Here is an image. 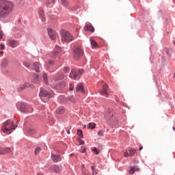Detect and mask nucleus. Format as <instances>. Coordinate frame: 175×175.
Instances as JSON below:
<instances>
[{
  "label": "nucleus",
  "instance_id": "26",
  "mask_svg": "<svg viewBox=\"0 0 175 175\" xmlns=\"http://www.w3.org/2000/svg\"><path fill=\"white\" fill-rule=\"evenodd\" d=\"M95 126H96V124L95 123L90 122L88 124V128H90V129H95Z\"/></svg>",
  "mask_w": 175,
  "mask_h": 175
},
{
  "label": "nucleus",
  "instance_id": "14",
  "mask_svg": "<svg viewBox=\"0 0 175 175\" xmlns=\"http://www.w3.org/2000/svg\"><path fill=\"white\" fill-rule=\"evenodd\" d=\"M139 170H140V169H139V167L137 166L131 167L129 170V174H134L135 172H139Z\"/></svg>",
  "mask_w": 175,
  "mask_h": 175
},
{
  "label": "nucleus",
  "instance_id": "11",
  "mask_svg": "<svg viewBox=\"0 0 175 175\" xmlns=\"http://www.w3.org/2000/svg\"><path fill=\"white\" fill-rule=\"evenodd\" d=\"M32 69L36 72H40L42 70V65L39 62H34L32 66Z\"/></svg>",
  "mask_w": 175,
  "mask_h": 175
},
{
  "label": "nucleus",
  "instance_id": "33",
  "mask_svg": "<svg viewBox=\"0 0 175 175\" xmlns=\"http://www.w3.org/2000/svg\"><path fill=\"white\" fill-rule=\"evenodd\" d=\"M107 113H108L107 116L109 118H111V117H113V112H111L110 110H108Z\"/></svg>",
  "mask_w": 175,
  "mask_h": 175
},
{
  "label": "nucleus",
  "instance_id": "7",
  "mask_svg": "<svg viewBox=\"0 0 175 175\" xmlns=\"http://www.w3.org/2000/svg\"><path fill=\"white\" fill-rule=\"evenodd\" d=\"M101 84H102V90L99 91V93L103 96H105V98H107V96H109V93H107V90L109 88V86L105 82H101Z\"/></svg>",
  "mask_w": 175,
  "mask_h": 175
},
{
  "label": "nucleus",
  "instance_id": "23",
  "mask_svg": "<svg viewBox=\"0 0 175 175\" xmlns=\"http://www.w3.org/2000/svg\"><path fill=\"white\" fill-rule=\"evenodd\" d=\"M32 111H33V108H32V107L27 105L26 107V109H25V113H32Z\"/></svg>",
  "mask_w": 175,
  "mask_h": 175
},
{
  "label": "nucleus",
  "instance_id": "48",
  "mask_svg": "<svg viewBox=\"0 0 175 175\" xmlns=\"http://www.w3.org/2000/svg\"><path fill=\"white\" fill-rule=\"evenodd\" d=\"M3 36V32L0 31V40L2 39V37Z\"/></svg>",
  "mask_w": 175,
  "mask_h": 175
},
{
  "label": "nucleus",
  "instance_id": "46",
  "mask_svg": "<svg viewBox=\"0 0 175 175\" xmlns=\"http://www.w3.org/2000/svg\"><path fill=\"white\" fill-rule=\"evenodd\" d=\"M81 170H82V172H84V170H85V165H81Z\"/></svg>",
  "mask_w": 175,
  "mask_h": 175
},
{
  "label": "nucleus",
  "instance_id": "53",
  "mask_svg": "<svg viewBox=\"0 0 175 175\" xmlns=\"http://www.w3.org/2000/svg\"><path fill=\"white\" fill-rule=\"evenodd\" d=\"M0 54H3V51H0Z\"/></svg>",
  "mask_w": 175,
  "mask_h": 175
},
{
  "label": "nucleus",
  "instance_id": "6",
  "mask_svg": "<svg viewBox=\"0 0 175 175\" xmlns=\"http://www.w3.org/2000/svg\"><path fill=\"white\" fill-rule=\"evenodd\" d=\"M83 50H81V47L80 46H75L74 49V52H73V55H74V59L77 60L79 59L81 57L83 56Z\"/></svg>",
  "mask_w": 175,
  "mask_h": 175
},
{
  "label": "nucleus",
  "instance_id": "50",
  "mask_svg": "<svg viewBox=\"0 0 175 175\" xmlns=\"http://www.w3.org/2000/svg\"><path fill=\"white\" fill-rule=\"evenodd\" d=\"M142 150H143V146H141V147L139 148V151H142Z\"/></svg>",
  "mask_w": 175,
  "mask_h": 175
},
{
  "label": "nucleus",
  "instance_id": "2",
  "mask_svg": "<svg viewBox=\"0 0 175 175\" xmlns=\"http://www.w3.org/2000/svg\"><path fill=\"white\" fill-rule=\"evenodd\" d=\"M14 122L12 120H8L4 122L1 131L3 133H7V135H10L12 131H14L17 128L16 125H14Z\"/></svg>",
  "mask_w": 175,
  "mask_h": 175
},
{
  "label": "nucleus",
  "instance_id": "36",
  "mask_svg": "<svg viewBox=\"0 0 175 175\" xmlns=\"http://www.w3.org/2000/svg\"><path fill=\"white\" fill-rule=\"evenodd\" d=\"M92 151H93V152H94V154H99V152H100L99 151V150H97V149H96V148H93V149H92Z\"/></svg>",
  "mask_w": 175,
  "mask_h": 175
},
{
  "label": "nucleus",
  "instance_id": "15",
  "mask_svg": "<svg viewBox=\"0 0 175 175\" xmlns=\"http://www.w3.org/2000/svg\"><path fill=\"white\" fill-rule=\"evenodd\" d=\"M55 84H57V88H65V81H57Z\"/></svg>",
  "mask_w": 175,
  "mask_h": 175
},
{
  "label": "nucleus",
  "instance_id": "22",
  "mask_svg": "<svg viewBox=\"0 0 175 175\" xmlns=\"http://www.w3.org/2000/svg\"><path fill=\"white\" fill-rule=\"evenodd\" d=\"M53 65H54V62L49 60V62L45 64V66L46 69H50L51 66H53Z\"/></svg>",
  "mask_w": 175,
  "mask_h": 175
},
{
  "label": "nucleus",
  "instance_id": "31",
  "mask_svg": "<svg viewBox=\"0 0 175 175\" xmlns=\"http://www.w3.org/2000/svg\"><path fill=\"white\" fill-rule=\"evenodd\" d=\"M129 151L130 154H136V152H137V150H136V149H135V148L129 149Z\"/></svg>",
  "mask_w": 175,
  "mask_h": 175
},
{
  "label": "nucleus",
  "instance_id": "41",
  "mask_svg": "<svg viewBox=\"0 0 175 175\" xmlns=\"http://www.w3.org/2000/svg\"><path fill=\"white\" fill-rule=\"evenodd\" d=\"M86 150H87V149L85 148H82L80 150V152L84 153V152H85Z\"/></svg>",
  "mask_w": 175,
  "mask_h": 175
},
{
  "label": "nucleus",
  "instance_id": "24",
  "mask_svg": "<svg viewBox=\"0 0 175 175\" xmlns=\"http://www.w3.org/2000/svg\"><path fill=\"white\" fill-rule=\"evenodd\" d=\"M77 135L79 136L80 139H83L84 135H83V131L81 129L77 130Z\"/></svg>",
  "mask_w": 175,
  "mask_h": 175
},
{
  "label": "nucleus",
  "instance_id": "42",
  "mask_svg": "<svg viewBox=\"0 0 175 175\" xmlns=\"http://www.w3.org/2000/svg\"><path fill=\"white\" fill-rule=\"evenodd\" d=\"M0 50H5V44H1L0 45Z\"/></svg>",
  "mask_w": 175,
  "mask_h": 175
},
{
  "label": "nucleus",
  "instance_id": "40",
  "mask_svg": "<svg viewBox=\"0 0 175 175\" xmlns=\"http://www.w3.org/2000/svg\"><path fill=\"white\" fill-rule=\"evenodd\" d=\"M64 70L66 73H68L69 72V68L68 67H64Z\"/></svg>",
  "mask_w": 175,
  "mask_h": 175
},
{
  "label": "nucleus",
  "instance_id": "49",
  "mask_svg": "<svg viewBox=\"0 0 175 175\" xmlns=\"http://www.w3.org/2000/svg\"><path fill=\"white\" fill-rule=\"evenodd\" d=\"M36 175H43V173H42V172H38V173H37Z\"/></svg>",
  "mask_w": 175,
  "mask_h": 175
},
{
  "label": "nucleus",
  "instance_id": "47",
  "mask_svg": "<svg viewBox=\"0 0 175 175\" xmlns=\"http://www.w3.org/2000/svg\"><path fill=\"white\" fill-rule=\"evenodd\" d=\"M73 88H74V86L72 85H70V88H69L70 91H73Z\"/></svg>",
  "mask_w": 175,
  "mask_h": 175
},
{
  "label": "nucleus",
  "instance_id": "45",
  "mask_svg": "<svg viewBox=\"0 0 175 175\" xmlns=\"http://www.w3.org/2000/svg\"><path fill=\"white\" fill-rule=\"evenodd\" d=\"M21 91H23V90H25V88H27L26 87H25V85H24V84L23 85H21Z\"/></svg>",
  "mask_w": 175,
  "mask_h": 175
},
{
  "label": "nucleus",
  "instance_id": "43",
  "mask_svg": "<svg viewBox=\"0 0 175 175\" xmlns=\"http://www.w3.org/2000/svg\"><path fill=\"white\" fill-rule=\"evenodd\" d=\"M79 144H81V145L84 144V141L81 139H79Z\"/></svg>",
  "mask_w": 175,
  "mask_h": 175
},
{
  "label": "nucleus",
  "instance_id": "58",
  "mask_svg": "<svg viewBox=\"0 0 175 175\" xmlns=\"http://www.w3.org/2000/svg\"><path fill=\"white\" fill-rule=\"evenodd\" d=\"M174 44H175V41L174 42Z\"/></svg>",
  "mask_w": 175,
  "mask_h": 175
},
{
  "label": "nucleus",
  "instance_id": "9",
  "mask_svg": "<svg viewBox=\"0 0 175 175\" xmlns=\"http://www.w3.org/2000/svg\"><path fill=\"white\" fill-rule=\"evenodd\" d=\"M48 35L50 38V39H51V40H55L56 38H57V33L53 30L52 29H48Z\"/></svg>",
  "mask_w": 175,
  "mask_h": 175
},
{
  "label": "nucleus",
  "instance_id": "10",
  "mask_svg": "<svg viewBox=\"0 0 175 175\" xmlns=\"http://www.w3.org/2000/svg\"><path fill=\"white\" fill-rule=\"evenodd\" d=\"M8 46L12 47V49H14L15 47H17V46H18V44H20L18 43V41H17V40H8Z\"/></svg>",
  "mask_w": 175,
  "mask_h": 175
},
{
  "label": "nucleus",
  "instance_id": "39",
  "mask_svg": "<svg viewBox=\"0 0 175 175\" xmlns=\"http://www.w3.org/2000/svg\"><path fill=\"white\" fill-rule=\"evenodd\" d=\"M23 65L25 66V68H29V63L28 62H24Z\"/></svg>",
  "mask_w": 175,
  "mask_h": 175
},
{
  "label": "nucleus",
  "instance_id": "1",
  "mask_svg": "<svg viewBox=\"0 0 175 175\" xmlns=\"http://www.w3.org/2000/svg\"><path fill=\"white\" fill-rule=\"evenodd\" d=\"M14 10V4L8 0H0V18H7Z\"/></svg>",
  "mask_w": 175,
  "mask_h": 175
},
{
  "label": "nucleus",
  "instance_id": "28",
  "mask_svg": "<svg viewBox=\"0 0 175 175\" xmlns=\"http://www.w3.org/2000/svg\"><path fill=\"white\" fill-rule=\"evenodd\" d=\"M60 2L63 5V6H68V5H69V2H68V0H60Z\"/></svg>",
  "mask_w": 175,
  "mask_h": 175
},
{
  "label": "nucleus",
  "instance_id": "35",
  "mask_svg": "<svg viewBox=\"0 0 175 175\" xmlns=\"http://www.w3.org/2000/svg\"><path fill=\"white\" fill-rule=\"evenodd\" d=\"M4 152H8V154L12 152V149L11 148H6L5 150H4Z\"/></svg>",
  "mask_w": 175,
  "mask_h": 175
},
{
  "label": "nucleus",
  "instance_id": "27",
  "mask_svg": "<svg viewBox=\"0 0 175 175\" xmlns=\"http://www.w3.org/2000/svg\"><path fill=\"white\" fill-rule=\"evenodd\" d=\"M68 100H70V102H72V103H75L76 102V98H75V96H68Z\"/></svg>",
  "mask_w": 175,
  "mask_h": 175
},
{
  "label": "nucleus",
  "instance_id": "13",
  "mask_svg": "<svg viewBox=\"0 0 175 175\" xmlns=\"http://www.w3.org/2000/svg\"><path fill=\"white\" fill-rule=\"evenodd\" d=\"M76 92H81L82 94H85V90H84V86L82 83H79L77 85Z\"/></svg>",
  "mask_w": 175,
  "mask_h": 175
},
{
  "label": "nucleus",
  "instance_id": "54",
  "mask_svg": "<svg viewBox=\"0 0 175 175\" xmlns=\"http://www.w3.org/2000/svg\"><path fill=\"white\" fill-rule=\"evenodd\" d=\"M174 81H175V73L174 74Z\"/></svg>",
  "mask_w": 175,
  "mask_h": 175
},
{
  "label": "nucleus",
  "instance_id": "5",
  "mask_svg": "<svg viewBox=\"0 0 175 175\" xmlns=\"http://www.w3.org/2000/svg\"><path fill=\"white\" fill-rule=\"evenodd\" d=\"M83 73L84 70L79 69L77 70L76 68H74L70 73V77L73 80H79L80 79V76H81Z\"/></svg>",
  "mask_w": 175,
  "mask_h": 175
},
{
  "label": "nucleus",
  "instance_id": "12",
  "mask_svg": "<svg viewBox=\"0 0 175 175\" xmlns=\"http://www.w3.org/2000/svg\"><path fill=\"white\" fill-rule=\"evenodd\" d=\"M59 53H61V47H59V46H55L52 54V57L53 58H55V57H57V55H58Z\"/></svg>",
  "mask_w": 175,
  "mask_h": 175
},
{
  "label": "nucleus",
  "instance_id": "29",
  "mask_svg": "<svg viewBox=\"0 0 175 175\" xmlns=\"http://www.w3.org/2000/svg\"><path fill=\"white\" fill-rule=\"evenodd\" d=\"M36 132V130H35L34 129H29L28 130V133L30 134V135H35Z\"/></svg>",
  "mask_w": 175,
  "mask_h": 175
},
{
  "label": "nucleus",
  "instance_id": "3",
  "mask_svg": "<svg viewBox=\"0 0 175 175\" xmlns=\"http://www.w3.org/2000/svg\"><path fill=\"white\" fill-rule=\"evenodd\" d=\"M40 96L41 100L46 103V102H48L50 98H53V96H54V93L53 92H48L44 88H40Z\"/></svg>",
  "mask_w": 175,
  "mask_h": 175
},
{
  "label": "nucleus",
  "instance_id": "18",
  "mask_svg": "<svg viewBox=\"0 0 175 175\" xmlns=\"http://www.w3.org/2000/svg\"><path fill=\"white\" fill-rule=\"evenodd\" d=\"M57 114H64L65 113V107H59L56 109Z\"/></svg>",
  "mask_w": 175,
  "mask_h": 175
},
{
  "label": "nucleus",
  "instance_id": "38",
  "mask_svg": "<svg viewBox=\"0 0 175 175\" xmlns=\"http://www.w3.org/2000/svg\"><path fill=\"white\" fill-rule=\"evenodd\" d=\"M98 136H103V131L100 130L98 131Z\"/></svg>",
  "mask_w": 175,
  "mask_h": 175
},
{
  "label": "nucleus",
  "instance_id": "44",
  "mask_svg": "<svg viewBox=\"0 0 175 175\" xmlns=\"http://www.w3.org/2000/svg\"><path fill=\"white\" fill-rule=\"evenodd\" d=\"M19 3L20 5H24L25 3V0H21Z\"/></svg>",
  "mask_w": 175,
  "mask_h": 175
},
{
  "label": "nucleus",
  "instance_id": "32",
  "mask_svg": "<svg viewBox=\"0 0 175 175\" xmlns=\"http://www.w3.org/2000/svg\"><path fill=\"white\" fill-rule=\"evenodd\" d=\"M43 80H44V82L47 84L48 83V80H47V75L46 74H44L43 75Z\"/></svg>",
  "mask_w": 175,
  "mask_h": 175
},
{
  "label": "nucleus",
  "instance_id": "25",
  "mask_svg": "<svg viewBox=\"0 0 175 175\" xmlns=\"http://www.w3.org/2000/svg\"><path fill=\"white\" fill-rule=\"evenodd\" d=\"M25 87H26V88H34L35 86H33V85H31L29 83L26 82L24 83Z\"/></svg>",
  "mask_w": 175,
  "mask_h": 175
},
{
  "label": "nucleus",
  "instance_id": "30",
  "mask_svg": "<svg viewBox=\"0 0 175 175\" xmlns=\"http://www.w3.org/2000/svg\"><path fill=\"white\" fill-rule=\"evenodd\" d=\"M92 170V175L98 174V170L94 167V166H92L91 167Z\"/></svg>",
  "mask_w": 175,
  "mask_h": 175
},
{
  "label": "nucleus",
  "instance_id": "52",
  "mask_svg": "<svg viewBox=\"0 0 175 175\" xmlns=\"http://www.w3.org/2000/svg\"><path fill=\"white\" fill-rule=\"evenodd\" d=\"M67 133H68V135H70V131H68L67 132Z\"/></svg>",
  "mask_w": 175,
  "mask_h": 175
},
{
  "label": "nucleus",
  "instance_id": "8",
  "mask_svg": "<svg viewBox=\"0 0 175 175\" xmlns=\"http://www.w3.org/2000/svg\"><path fill=\"white\" fill-rule=\"evenodd\" d=\"M49 170H51L53 172V173H57L58 174H59V173H61L62 172V167H61L57 165H51L49 167Z\"/></svg>",
  "mask_w": 175,
  "mask_h": 175
},
{
  "label": "nucleus",
  "instance_id": "57",
  "mask_svg": "<svg viewBox=\"0 0 175 175\" xmlns=\"http://www.w3.org/2000/svg\"><path fill=\"white\" fill-rule=\"evenodd\" d=\"M173 130L175 131V128L174 127H173Z\"/></svg>",
  "mask_w": 175,
  "mask_h": 175
},
{
  "label": "nucleus",
  "instance_id": "16",
  "mask_svg": "<svg viewBox=\"0 0 175 175\" xmlns=\"http://www.w3.org/2000/svg\"><path fill=\"white\" fill-rule=\"evenodd\" d=\"M51 158L55 163L59 162V161H61V156L59 154H52Z\"/></svg>",
  "mask_w": 175,
  "mask_h": 175
},
{
  "label": "nucleus",
  "instance_id": "34",
  "mask_svg": "<svg viewBox=\"0 0 175 175\" xmlns=\"http://www.w3.org/2000/svg\"><path fill=\"white\" fill-rule=\"evenodd\" d=\"M41 150H42V148H40V147H37L35 150V153L38 154V152H40Z\"/></svg>",
  "mask_w": 175,
  "mask_h": 175
},
{
  "label": "nucleus",
  "instance_id": "21",
  "mask_svg": "<svg viewBox=\"0 0 175 175\" xmlns=\"http://www.w3.org/2000/svg\"><path fill=\"white\" fill-rule=\"evenodd\" d=\"M9 64V60L8 59H3L1 63V67L5 68V66H8Z\"/></svg>",
  "mask_w": 175,
  "mask_h": 175
},
{
  "label": "nucleus",
  "instance_id": "55",
  "mask_svg": "<svg viewBox=\"0 0 175 175\" xmlns=\"http://www.w3.org/2000/svg\"><path fill=\"white\" fill-rule=\"evenodd\" d=\"M86 126H87L86 125H84V126H83V128H86Z\"/></svg>",
  "mask_w": 175,
  "mask_h": 175
},
{
  "label": "nucleus",
  "instance_id": "17",
  "mask_svg": "<svg viewBox=\"0 0 175 175\" xmlns=\"http://www.w3.org/2000/svg\"><path fill=\"white\" fill-rule=\"evenodd\" d=\"M85 31H90V32H95V28L91 25H86L84 27Z\"/></svg>",
  "mask_w": 175,
  "mask_h": 175
},
{
  "label": "nucleus",
  "instance_id": "4",
  "mask_svg": "<svg viewBox=\"0 0 175 175\" xmlns=\"http://www.w3.org/2000/svg\"><path fill=\"white\" fill-rule=\"evenodd\" d=\"M62 42H65L66 43H69L72 40H75V37L72 36L69 31L66 30H62L61 31Z\"/></svg>",
  "mask_w": 175,
  "mask_h": 175
},
{
  "label": "nucleus",
  "instance_id": "51",
  "mask_svg": "<svg viewBox=\"0 0 175 175\" xmlns=\"http://www.w3.org/2000/svg\"><path fill=\"white\" fill-rule=\"evenodd\" d=\"M129 154H124V157H129Z\"/></svg>",
  "mask_w": 175,
  "mask_h": 175
},
{
  "label": "nucleus",
  "instance_id": "20",
  "mask_svg": "<svg viewBox=\"0 0 175 175\" xmlns=\"http://www.w3.org/2000/svg\"><path fill=\"white\" fill-rule=\"evenodd\" d=\"M91 46H92V49H96V47H99V45H98V43H96V41L91 39L90 40Z\"/></svg>",
  "mask_w": 175,
  "mask_h": 175
},
{
  "label": "nucleus",
  "instance_id": "19",
  "mask_svg": "<svg viewBox=\"0 0 175 175\" xmlns=\"http://www.w3.org/2000/svg\"><path fill=\"white\" fill-rule=\"evenodd\" d=\"M27 105L25 103H21L20 105V111L22 113H25V110L27 109Z\"/></svg>",
  "mask_w": 175,
  "mask_h": 175
},
{
  "label": "nucleus",
  "instance_id": "37",
  "mask_svg": "<svg viewBox=\"0 0 175 175\" xmlns=\"http://www.w3.org/2000/svg\"><path fill=\"white\" fill-rule=\"evenodd\" d=\"M82 173L83 175H91L90 174V172L87 170H85L83 172H82Z\"/></svg>",
  "mask_w": 175,
  "mask_h": 175
},
{
  "label": "nucleus",
  "instance_id": "56",
  "mask_svg": "<svg viewBox=\"0 0 175 175\" xmlns=\"http://www.w3.org/2000/svg\"><path fill=\"white\" fill-rule=\"evenodd\" d=\"M70 157H73V154H70Z\"/></svg>",
  "mask_w": 175,
  "mask_h": 175
}]
</instances>
